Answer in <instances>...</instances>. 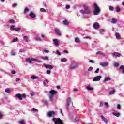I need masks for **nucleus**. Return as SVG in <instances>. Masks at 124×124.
I'll list each match as a JSON object with an SVG mask.
<instances>
[{"label": "nucleus", "mask_w": 124, "mask_h": 124, "mask_svg": "<svg viewBox=\"0 0 124 124\" xmlns=\"http://www.w3.org/2000/svg\"><path fill=\"white\" fill-rule=\"evenodd\" d=\"M52 121L53 122H54V124H64L63 122H62L60 118L57 119L56 118H53Z\"/></svg>", "instance_id": "obj_6"}, {"label": "nucleus", "mask_w": 124, "mask_h": 124, "mask_svg": "<svg viewBox=\"0 0 124 124\" xmlns=\"http://www.w3.org/2000/svg\"><path fill=\"white\" fill-rule=\"evenodd\" d=\"M64 53H65V54H68V51L67 50H64Z\"/></svg>", "instance_id": "obj_58"}, {"label": "nucleus", "mask_w": 124, "mask_h": 124, "mask_svg": "<svg viewBox=\"0 0 124 124\" xmlns=\"http://www.w3.org/2000/svg\"><path fill=\"white\" fill-rule=\"evenodd\" d=\"M18 123L20 124H26V123L25 122V120L24 119H22V120L19 121Z\"/></svg>", "instance_id": "obj_31"}, {"label": "nucleus", "mask_w": 124, "mask_h": 124, "mask_svg": "<svg viewBox=\"0 0 124 124\" xmlns=\"http://www.w3.org/2000/svg\"><path fill=\"white\" fill-rule=\"evenodd\" d=\"M40 11L41 12H46V10H45L44 8H40Z\"/></svg>", "instance_id": "obj_41"}, {"label": "nucleus", "mask_w": 124, "mask_h": 124, "mask_svg": "<svg viewBox=\"0 0 124 124\" xmlns=\"http://www.w3.org/2000/svg\"><path fill=\"white\" fill-rule=\"evenodd\" d=\"M121 105L120 104H117V108L118 109V110H121Z\"/></svg>", "instance_id": "obj_46"}, {"label": "nucleus", "mask_w": 124, "mask_h": 124, "mask_svg": "<svg viewBox=\"0 0 124 124\" xmlns=\"http://www.w3.org/2000/svg\"><path fill=\"white\" fill-rule=\"evenodd\" d=\"M44 52H45V53H49V51L47 50H44Z\"/></svg>", "instance_id": "obj_63"}, {"label": "nucleus", "mask_w": 124, "mask_h": 124, "mask_svg": "<svg viewBox=\"0 0 124 124\" xmlns=\"http://www.w3.org/2000/svg\"><path fill=\"white\" fill-rule=\"evenodd\" d=\"M86 88L88 90V91H93V88L91 87V86H90V85H87Z\"/></svg>", "instance_id": "obj_28"}, {"label": "nucleus", "mask_w": 124, "mask_h": 124, "mask_svg": "<svg viewBox=\"0 0 124 124\" xmlns=\"http://www.w3.org/2000/svg\"><path fill=\"white\" fill-rule=\"evenodd\" d=\"M11 73L12 74H16V71H15V70H13L11 71Z\"/></svg>", "instance_id": "obj_55"}, {"label": "nucleus", "mask_w": 124, "mask_h": 124, "mask_svg": "<svg viewBox=\"0 0 124 124\" xmlns=\"http://www.w3.org/2000/svg\"><path fill=\"white\" fill-rule=\"evenodd\" d=\"M63 25H69V23L68 22V21L67 20H65L63 21Z\"/></svg>", "instance_id": "obj_32"}, {"label": "nucleus", "mask_w": 124, "mask_h": 124, "mask_svg": "<svg viewBox=\"0 0 124 124\" xmlns=\"http://www.w3.org/2000/svg\"><path fill=\"white\" fill-rule=\"evenodd\" d=\"M100 65H101L103 67H106V66H108L109 65V63L108 62H102L100 63Z\"/></svg>", "instance_id": "obj_15"}, {"label": "nucleus", "mask_w": 124, "mask_h": 124, "mask_svg": "<svg viewBox=\"0 0 124 124\" xmlns=\"http://www.w3.org/2000/svg\"><path fill=\"white\" fill-rule=\"evenodd\" d=\"M55 115L56 112H55L54 111H50L47 114V117H48L49 118H51V117H55Z\"/></svg>", "instance_id": "obj_9"}, {"label": "nucleus", "mask_w": 124, "mask_h": 124, "mask_svg": "<svg viewBox=\"0 0 124 124\" xmlns=\"http://www.w3.org/2000/svg\"><path fill=\"white\" fill-rule=\"evenodd\" d=\"M93 6H94L93 15H98V14L100 13V9H99V7L97 6V4H96V3H94Z\"/></svg>", "instance_id": "obj_3"}, {"label": "nucleus", "mask_w": 124, "mask_h": 124, "mask_svg": "<svg viewBox=\"0 0 124 124\" xmlns=\"http://www.w3.org/2000/svg\"><path fill=\"white\" fill-rule=\"evenodd\" d=\"M5 91L6 93H10V92H11L10 89H9V88H6L5 90Z\"/></svg>", "instance_id": "obj_40"}, {"label": "nucleus", "mask_w": 124, "mask_h": 124, "mask_svg": "<svg viewBox=\"0 0 124 124\" xmlns=\"http://www.w3.org/2000/svg\"><path fill=\"white\" fill-rule=\"evenodd\" d=\"M18 41V38H14L13 39L12 41V42L14 43V42H17Z\"/></svg>", "instance_id": "obj_39"}, {"label": "nucleus", "mask_w": 124, "mask_h": 124, "mask_svg": "<svg viewBox=\"0 0 124 124\" xmlns=\"http://www.w3.org/2000/svg\"><path fill=\"white\" fill-rule=\"evenodd\" d=\"M70 8V6L69 5H66V9H69Z\"/></svg>", "instance_id": "obj_53"}, {"label": "nucleus", "mask_w": 124, "mask_h": 124, "mask_svg": "<svg viewBox=\"0 0 124 124\" xmlns=\"http://www.w3.org/2000/svg\"><path fill=\"white\" fill-rule=\"evenodd\" d=\"M101 79V76H97L96 77H94L93 79V82H97L98 81H100Z\"/></svg>", "instance_id": "obj_10"}, {"label": "nucleus", "mask_w": 124, "mask_h": 124, "mask_svg": "<svg viewBox=\"0 0 124 124\" xmlns=\"http://www.w3.org/2000/svg\"><path fill=\"white\" fill-rule=\"evenodd\" d=\"M109 10H110V11H112V10H113V9H114V7H113L112 6H110L109 7Z\"/></svg>", "instance_id": "obj_47"}, {"label": "nucleus", "mask_w": 124, "mask_h": 124, "mask_svg": "<svg viewBox=\"0 0 124 124\" xmlns=\"http://www.w3.org/2000/svg\"><path fill=\"white\" fill-rule=\"evenodd\" d=\"M75 42H76V43H78L80 42V39L78 38H76Z\"/></svg>", "instance_id": "obj_36"}, {"label": "nucleus", "mask_w": 124, "mask_h": 124, "mask_svg": "<svg viewBox=\"0 0 124 124\" xmlns=\"http://www.w3.org/2000/svg\"><path fill=\"white\" fill-rule=\"evenodd\" d=\"M120 69L122 70V73L124 74V66L122 65L120 67Z\"/></svg>", "instance_id": "obj_30"}, {"label": "nucleus", "mask_w": 124, "mask_h": 124, "mask_svg": "<svg viewBox=\"0 0 124 124\" xmlns=\"http://www.w3.org/2000/svg\"><path fill=\"white\" fill-rule=\"evenodd\" d=\"M116 11L117 12H120V11H121V8H120V7H116Z\"/></svg>", "instance_id": "obj_38"}, {"label": "nucleus", "mask_w": 124, "mask_h": 124, "mask_svg": "<svg viewBox=\"0 0 124 124\" xmlns=\"http://www.w3.org/2000/svg\"><path fill=\"white\" fill-rule=\"evenodd\" d=\"M29 11H30V10L29 9V8H25L24 10L23 13L24 14H26V13H27V12H29Z\"/></svg>", "instance_id": "obj_35"}, {"label": "nucleus", "mask_w": 124, "mask_h": 124, "mask_svg": "<svg viewBox=\"0 0 124 124\" xmlns=\"http://www.w3.org/2000/svg\"><path fill=\"white\" fill-rule=\"evenodd\" d=\"M98 71H99V68H97V69L96 70V71H95L94 73H98Z\"/></svg>", "instance_id": "obj_54"}, {"label": "nucleus", "mask_w": 124, "mask_h": 124, "mask_svg": "<svg viewBox=\"0 0 124 124\" xmlns=\"http://www.w3.org/2000/svg\"><path fill=\"white\" fill-rule=\"evenodd\" d=\"M56 54L57 55H59V56H61V55H62L59 50H56Z\"/></svg>", "instance_id": "obj_48"}, {"label": "nucleus", "mask_w": 124, "mask_h": 124, "mask_svg": "<svg viewBox=\"0 0 124 124\" xmlns=\"http://www.w3.org/2000/svg\"><path fill=\"white\" fill-rule=\"evenodd\" d=\"M49 93H50V95L49 96V100L50 101H53L54 95L57 93V91L54 90H51L49 91Z\"/></svg>", "instance_id": "obj_5"}, {"label": "nucleus", "mask_w": 124, "mask_h": 124, "mask_svg": "<svg viewBox=\"0 0 124 124\" xmlns=\"http://www.w3.org/2000/svg\"><path fill=\"white\" fill-rule=\"evenodd\" d=\"M71 103V98L69 97L67 99V104L66 105L67 110H68V106H69V104H70Z\"/></svg>", "instance_id": "obj_14"}, {"label": "nucleus", "mask_w": 124, "mask_h": 124, "mask_svg": "<svg viewBox=\"0 0 124 124\" xmlns=\"http://www.w3.org/2000/svg\"><path fill=\"white\" fill-rule=\"evenodd\" d=\"M102 106H103V103L101 102V103H100V104L99 105V107H101Z\"/></svg>", "instance_id": "obj_59"}, {"label": "nucleus", "mask_w": 124, "mask_h": 124, "mask_svg": "<svg viewBox=\"0 0 124 124\" xmlns=\"http://www.w3.org/2000/svg\"><path fill=\"white\" fill-rule=\"evenodd\" d=\"M23 39L25 40L26 42H28V41H29V37L28 36H24L23 37Z\"/></svg>", "instance_id": "obj_33"}, {"label": "nucleus", "mask_w": 124, "mask_h": 124, "mask_svg": "<svg viewBox=\"0 0 124 124\" xmlns=\"http://www.w3.org/2000/svg\"><path fill=\"white\" fill-rule=\"evenodd\" d=\"M115 93L116 91H115V90H111L109 92L110 95H112V94H115Z\"/></svg>", "instance_id": "obj_23"}, {"label": "nucleus", "mask_w": 124, "mask_h": 124, "mask_svg": "<svg viewBox=\"0 0 124 124\" xmlns=\"http://www.w3.org/2000/svg\"><path fill=\"white\" fill-rule=\"evenodd\" d=\"M96 54L102 55H103V53L101 51H98L96 52Z\"/></svg>", "instance_id": "obj_43"}, {"label": "nucleus", "mask_w": 124, "mask_h": 124, "mask_svg": "<svg viewBox=\"0 0 124 124\" xmlns=\"http://www.w3.org/2000/svg\"><path fill=\"white\" fill-rule=\"evenodd\" d=\"M11 31H15L19 32L21 30V28H15V26L12 25L10 28Z\"/></svg>", "instance_id": "obj_8"}, {"label": "nucleus", "mask_w": 124, "mask_h": 124, "mask_svg": "<svg viewBox=\"0 0 124 124\" xmlns=\"http://www.w3.org/2000/svg\"><path fill=\"white\" fill-rule=\"evenodd\" d=\"M41 59H42V60H44V61H48L49 60L48 56L42 57Z\"/></svg>", "instance_id": "obj_29"}, {"label": "nucleus", "mask_w": 124, "mask_h": 124, "mask_svg": "<svg viewBox=\"0 0 124 124\" xmlns=\"http://www.w3.org/2000/svg\"><path fill=\"white\" fill-rule=\"evenodd\" d=\"M16 96L17 98H19L20 100H23V98H26V94H23L21 95L20 93L16 94Z\"/></svg>", "instance_id": "obj_7"}, {"label": "nucleus", "mask_w": 124, "mask_h": 124, "mask_svg": "<svg viewBox=\"0 0 124 124\" xmlns=\"http://www.w3.org/2000/svg\"><path fill=\"white\" fill-rule=\"evenodd\" d=\"M43 103H44L45 105L48 106V105L49 104V102L47 100H44L43 101Z\"/></svg>", "instance_id": "obj_24"}, {"label": "nucleus", "mask_w": 124, "mask_h": 124, "mask_svg": "<svg viewBox=\"0 0 124 124\" xmlns=\"http://www.w3.org/2000/svg\"><path fill=\"white\" fill-rule=\"evenodd\" d=\"M46 73H47V74H50L51 73V70H47V71H46Z\"/></svg>", "instance_id": "obj_57"}, {"label": "nucleus", "mask_w": 124, "mask_h": 124, "mask_svg": "<svg viewBox=\"0 0 124 124\" xmlns=\"http://www.w3.org/2000/svg\"><path fill=\"white\" fill-rule=\"evenodd\" d=\"M111 80H112V78H110L109 77H107L105 78L104 82H107L108 81H111Z\"/></svg>", "instance_id": "obj_20"}, {"label": "nucleus", "mask_w": 124, "mask_h": 124, "mask_svg": "<svg viewBox=\"0 0 124 124\" xmlns=\"http://www.w3.org/2000/svg\"><path fill=\"white\" fill-rule=\"evenodd\" d=\"M61 62H67V59L66 58H63L61 59Z\"/></svg>", "instance_id": "obj_27"}, {"label": "nucleus", "mask_w": 124, "mask_h": 124, "mask_svg": "<svg viewBox=\"0 0 124 124\" xmlns=\"http://www.w3.org/2000/svg\"><path fill=\"white\" fill-rule=\"evenodd\" d=\"M75 120L77 122H79V120L78 118L77 117H76Z\"/></svg>", "instance_id": "obj_62"}, {"label": "nucleus", "mask_w": 124, "mask_h": 124, "mask_svg": "<svg viewBox=\"0 0 124 124\" xmlns=\"http://www.w3.org/2000/svg\"><path fill=\"white\" fill-rule=\"evenodd\" d=\"M36 40H37V41H39V42L42 41V39L40 37L36 38Z\"/></svg>", "instance_id": "obj_42"}, {"label": "nucleus", "mask_w": 124, "mask_h": 124, "mask_svg": "<svg viewBox=\"0 0 124 124\" xmlns=\"http://www.w3.org/2000/svg\"><path fill=\"white\" fill-rule=\"evenodd\" d=\"M89 62L91 63H94V62L93 61V60H90Z\"/></svg>", "instance_id": "obj_56"}, {"label": "nucleus", "mask_w": 124, "mask_h": 124, "mask_svg": "<svg viewBox=\"0 0 124 124\" xmlns=\"http://www.w3.org/2000/svg\"><path fill=\"white\" fill-rule=\"evenodd\" d=\"M104 31H104V29H101V30H100V33L103 34V32H104Z\"/></svg>", "instance_id": "obj_49"}, {"label": "nucleus", "mask_w": 124, "mask_h": 124, "mask_svg": "<svg viewBox=\"0 0 124 124\" xmlns=\"http://www.w3.org/2000/svg\"><path fill=\"white\" fill-rule=\"evenodd\" d=\"M112 114L114 116H115V117H117V118H119V117L121 116V114H120V113H113Z\"/></svg>", "instance_id": "obj_26"}, {"label": "nucleus", "mask_w": 124, "mask_h": 124, "mask_svg": "<svg viewBox=\"0 0 124 124\" xmlns=\"http://www.w3.org/2000/svg\"><path fill=\"white\" fill-rule=\"evenodd\" d=\"M54 31L56 32V34H57V35H61V32L60 31V30H59L58 29H55L54 30Z\"/></svg>", "instance_id": "obj_21"}, {"label": "nucleus", "mask_w": 124, "mask_h": 124, "mask_svg": "<svg viewBox=\"0 0 124 124\" xmlns=\"http://www.w3.org/2000/svg\"><path fill=\"white\" fill-rule=\"evenodd\" d=\"M45 67H46V68H47V69H53V66L49 64L45 65Z\"/></svg>", "instance_id": "obj_17"}, {"label": "nucleus", "mask_w": 124, "mask_h": 124, "mask_svg": "<svg viewBox=\"0 0 124 124\" xmlns=\"http://www.w3.org/2000/svg\"><path fill=\"white\" fill-rule=\"evenodd\" d=\"M115 36H116L117 39H122V38L121 37V35H120V34H119V33H116Z\"/></svg>", "instance_id": "obj_22"}, {"label": "nucleus", "mask_w": 124, "mask_h": 124, "mask_svg": "<svg viewBox=\"0 0 124 124\" xmlns=\"http://www.w3.org/2000/svg\"><path fill=\"white\" fill-rule=\"evenodd\" d=\"M111 23H112L113 24H116V23H117V19L112 18L111 20Z\"/></svg>", "instance_id": "obj_34"}, {"label": "nucleus", "mask_w": 124, "mask_h": 124, "mask_svg": "<svg viewBox=\"0 0 124 124\" xmlns=\"http://www.w3.org/2000/svg\"><path fill=\"white\" fill-rule=\"evenodd\" d=\"M9 23H10V24H14L15 22L13 19H11L9 20Z\"/></svg>", "instance_id": "obj_45"}, {"label": "nucleus", "mask_w": 124, "mask_h": 124, "mask_svg": "<svg viewBox=\"0 0 124 124\" xmlns=\"http://www.w3.org/2000/svg\"><path fill=\"white\" fill-rule=\"evenodd\" d=\"M53 44L55 45V46H59V45H60V40L57 39H53Z\"/></svg>", "instance_id": "obj_12"}, {"label": "nucleus", "mask_w": 124, "mask_h": 124, "mask_svg": "<svg viewBox=\"0 0 124 124\" xmlns=\"http://www.w3.org/2000/svg\"><path fill=\"white\" fill-rule=\"evenodd\" d=\"M119 64L118 62H116L114 64V67H119Z\"/></svg>", "instance_id": "obj_44"}, {"label": "nucleus", "mask_w": 124, "mask_h": 124, "mask_svg": "<svg viewBox=\"0 0 124 124\" xmlns=\"http://www.w3.org/2000/svg\"><path fill=\"white\" fill-rule=\"evenodd\" d=\"M84 10H81L80 11L82 14H91V10L87 4L83 5Z\"/></svg>", "instance_id": "obj_2"}, {"label": "nucleus", "mask_w": 124, "mask_h": 124, "mask_svg": "<svg viewBox=\"0 0 124 124\" xmlns=\"http://www.w3.org/2000/svg\"><path fill=\"white\" fill-rule=\"evenodd\" d=\"M79 64L77 62L74 61L70 64L69 66V69L71 70H73V69H76V68H78Z\"/></svg>", "instance_id": "obj_1"}, {"label": "nucleus", "mask_w": 124, "mask_h": 124, "mask_svg": "<svg viewBox=\"0 0 124 124\" xmlns=\"http://www.w3.org/2000/svg\"><path fill=\"white\" fill-rule=\"evenodd\" d=\"M13 6H14V7H16V6H17V4L16 3L13 4Z\"/></svg>", "instance_id": "obj_61"}, {"label": "nucleus", "mask_w": 124, "mask_h": 124, "mask_svg": "<svg viewBox=\"0 0 124 124\" xmlns=\"http://www.w3.org/2000/svg\"><path fill=\"white\" fill-rule=\"evenodd\" d=\"M2 117V113L0 111V119Z\"/></svg>", "instance_id": "obj_60"}, {"label": "nucleus", "mask_w": 124, "mask_h": 124, "mask_svg": "<svg viewBox=\"0 0 124 124\" xmlns=\"http://www.w3.org/2000/svg\"><path fill=\"white\" fill-rule=\"evenodd\" d=\"M112 56L113 58H120L121 57V54L119 52H114L112 54Z\"/></svg>", "instance_id": "obj_13"}, {"label": "nucleus", "mask_w": 124, "mask_h": 124, "mask_svg": "<svg viewBox=\"0 0 124 124\" xmlns=\"http://www.w3.org/2000/svg\"><path fill=\"white\" fill-rule=\"evenodd\" d=\"M99 28V24L97 22H95L93 24V28L95 29V30H97Z\"/></svg>", "instance_id": "obj_16"}, {"label": "nucleus", "mask_w": 124, "mask_h": 124, "mask_svg": "<svg viewBox=\"0 0 124 124\" xmlns=\"http://www.w3.org/2000/svg\"><path fill=\"white\" fill-rule=\"evenodd\" d=\"M11 55L12 56H15V55H16V52H12L11 53Z\"/></svg>", "instance_id": "obj_51"}, {"label": "nucleus", "mask_w": 124, "mask_h": 124, "mask_svg": "<svg viewBox=\"0 0 124 124\" xmlns=\"http://www.w3.org/2000/svg\"><path fill=\"white\" fill-rule=\"evenodd\" d=\"M26 62H28V63H32V62H41V60L34 59V58H28L26 59Z\"/></svg>", "instance_id": "obj_4"}, {"label": "nucleus", "mask_w": 124, "mask_h": 124, "mask_svg": "<svg viewBox=\"0 0 124 124\" xmlns=\"http://www.w3.org/2000/svg\"><path fill=\"white\" fill-rule=\"evenodd\" d=\"M38 77L34 75H33L31 77V79H32V80H35V79H38Z\"/></svg>", "instance_id": "obj_25"}, {"label": "nucleus", "mask_w": 124, "mask_h": 124, "mask_svg": "<svg viewBox=\"0 0 124 124\" xmlns=\"http://www.w3.org/2000/svg\"><path fill=\"white\" fill-rule=\"evenodd\" d=\"M105 105L106 106V108H109V106H108V103L105 102Z\"/></svg>", "instance_id": "obj_50"}, {"label": "nucleus", "mask_w": 124, "mask_h": 124, "mask_svg": "<svg viewBox=\"0 0 124 124\" xmlns=\"http://www.w3.org/2000/svg\"><path fill=\"white\" fill-rule=\"evenodd\" d=\"M92 70H93V67H90L88 68V71H92Z\"/></svg>", "instance_id": "obj_52"}, {"label": "nucleus", "mask_w": 124, "mask_h": 124, "mask_svg": "<svg viewBox=\"0 0 124 124\" xmlns=\"http://www.w3.org/2000/svg\"><path fill=\"white\" fill-rule=\"evenodd\" d=\"M20 78H16V82H18V81H20Z\"/></svg>", "instance_id": "obj_64"}, {"label": "nucleus", "mask_w": 124, "mask_h": 124, "mask_svg": "<svg viewBox=\"0 0 124 124\" xmlns=\"http://www.w3.org/2000/svg\"><path fill=\"white\" fill-rule=\"evenodd\" d=\"M49 81L47 79H45L44 81L43 82V84L45 87H46Z\"/></svg>", "instance_id": "obj_18"}, {"label": "nucleus", "mask_w": 124, "mask_h": 124, "mask_svg": "<svg viewBox=\"0 0 124 124\" xmlns=\"http://www.w3.org/2000/svg\"><path fill=\"white\" fill-rule=\"evenodd\" d=\"M29 16L31 19H35V18L36 17V15H35V14L32 12H30Z\"/></svg>", "instance_id": "obj_11"}, {"label": "nucleus", "mask_w": 124, "mask_h": 124, "mask_svg": "<svg viewBox=\"0 0 124 124\" xmlns=\"http://www.w3.org/2000/svg\"><path fill=\"white\" fill-rule=\"evenodd\" d=\"M31 110L32 111V112H38V110L34 108L31 109Z\"/></svg>", "instance_id": "obj_37"}, {"label": "nucleus", "mask_w": 124, "mask_h": 124, "mask_svg": "<svg viewBox=\"0 0 124 124\" xmlns=\"http://www.w3.org/2000/svg\"><path fill=\"white\" fill-rule=\"evenodd\" d=\"M101 118L102 119V120H103V121H104V122H105V123H106V124H107V123H108V120H107L106 118L104 117L103 115H101Z\"/></svg>", "instance_id": "obj_19"}]
</instances>
